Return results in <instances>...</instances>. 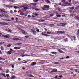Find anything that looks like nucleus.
<instances>
[{"instance_id":"54","label":"nucleus","mask_w":79,"mask_h":79,"mask_svg":"<svg viewBox=\"0 0 79 79\" xmlns=\"http://www.w3.org/2000/svg\"><path fill=\"white\" fill-rule=\"evenodd\" d=\"M75 4H77V3H79V2H75Z\"/></svg>"},{"instance_id":"12","label":"nucleus","mask_w":79,"mask_h":79,"mask_svg":"<svg viewBox=\"0 0 79 79\" xmlns=\"http://www.w3.org/2000/svg\"><path fill=\"white\" fill-rule=\"evenodd\" d=\"M41 9L43 10H46V11H48V10H49V9H46L44 7H41Z\"/></svg>"},{"instance_id":"19","label":"nucleus","mask_w":79,"mask_h":79,"mask_svg":"<svg viewBox=\"0 0 79 79\" xmlns=\"http://www.w3.org/2000/svg\"><path fill=\"white\" fill-rule=\"evenodd\" d=\"M23 54H24V53H23V54H21L20 55V56H22V57H24V56H26V55H24Z\"/></svg>"},{"instance_id":"28","label":"nucleus","mask_w":79,"mask_h":79,"mask_svg":"<svg viewBox=\"0 0 79 79\" xmlns=\"http://www.w3.org/2000/svg\"><path fill=\"white\" fill-rule=\"evenodd\" d=\"M15 78V76H13L11 78H10V79H14Z\"/></svg>"},{"instance_id":"4","label":"nucleus","mask_w":79,"mask_h":79,"mask_svg":"<svg viewBox=\"0 0 79 79\" xmlns=\"http://www.w3.org/2000/svg\"><path fill=\"white\" fill-rule=\"evenodd\" d=\"M64 6H69L70 5V3L68 2H65V3L64 4Z\"/></svg>"},{"instance_id":"34","label":"nucleus","mask_w":79,"mask_h":79,"mask_svg":"<svg viewBox=\"0 0 79 79\" xmlns=\"http://www.w3.org/2000/svg\"><path fill=\"white\" fill-rule=\"evenodd\" d=\"M2 76H4L5 77H6V75H5V74H2Z\"/></svg>"},{"instance_id":"57","label":"nucleus","mask_w":79,"mask_h":79,"mask_svg":"<svg viewBox=\"0 0 79 79\" xmlns=\"http://www.w3.org/2000/svg\"><path fill=\"white\" fill-rule=\"evenodd\" d=\"M69 58V56H67V57H66V59H67Z\"/></svg>"},{"instance_id":"13","label":"nucleus","mask_w":79,"mask_h":79,"mask_svg":"<svg viewBox=\"0 0 79 79\" xmlns=\"http://www.w3.org/2000/svg\"><path fill=\"white\" fill-rule=\"evenodd\" d=\"M22 32L23 34H25V35H26V34H27V33L26 32H25V31L24 30H22Z\"/></svg>"},{"instance_id":"35","label":"nucleus","mask_w":79,"mask_h":79,"mask_svg":"<svg viewBox=\"0 0 79 79\" xmlns=\"http://www.w3.org/2000/svg\"><path fill=\"white\" fill-rule=\"evenodd\" d=\"M14 8H15V9H17L18 8V7L17 6H15L14 7Z\"/></svg>"},{"instance_id":"24","label":"nucleus","mask_w":79,"mask_h":79,"mask_svg":"<svg viewBox=\"0 0 79 79\" xmlns=\"http://www.w3.org/2000/svg\"><path fill=\"white\" fill-rule=\"evenodd\" d=\"M26 5H23L22 6H21V8H23V7H24V6H26Z\"/></svg>"},{"instance_id":"56","label":"nucleus","mask_w":79,"mask_h":79,"mask_svg":"<svg viewBox=\"0 0 79 79\" xmlns=\"http://www.w3.org/2000/svg\"><path fill=\"white\" fill-rule=\"evenodd\" d=\"M8 32H11V31L10 30H8Z\"/></svg>"},{"instance_id":"27","label":"nucleus","mask_w":79,"mask_h":79,"mask_svg":"<svg viewBox=\"0 0 79 79\" xmlns=\"http://www.w3.org/2000/svg\"><path fill=\"white\" fill-rule=\"evenodd\" d=\"M64 42H68V38L64 39Z\"/></svg>"},{"instance_id":"31","label":"nucleus","mask_w":79,"mask_h":79,"mask_svg":"<svg viewBox=\"0 0 79 79\" xmlns=\"http://www.w3.org/2000/svg\"><path fill=\"white\" fill-rule=\"evenodd\" d=\"M24 10H27L28 9V7H24Z\"/></svg>"},{"instance_id":"50","label":"nucleus","mask_w":79,"mask_h":79,"mask_svg":"<svg viewBox=\"0 0 79 79\" xmlns=\"http://www.w3.org/2000/svg\"><path fill=\"white\" fill-rule=\"evenodd\" d=\"M28 18H31V16L30 15H29L28 16Z\"/></svg>"},{"instance_id":"10","label":"nucleus","mask_w":79,"mask_h":79,"mask_svg":"<svg viewBox=\"0 0 79 79\" xmlns=\"http://www.w3.org/2000/svg\"><path fill=\"white\" fill-rule=\"evenodd\" d=\"M12 40H13L17 41L18 40H19V38H12Z\"/></svg>"},{"instance_id":"64","label":"nucleus","mask_w":79,"mask_h":79,"mask_svg":"<svg viewBox=\"0 0 79 79\" xmlns=\"http://www.w3.org/2000/svg\"><path fill=\"white\" fill-rule=\"evenodd\" d=\"M12 68H14V65H12Z\"/></svg>"},{"instance_id":"20","label":"nucleus","mask_w":79,"mask_h":79,"mask_svg":"<svg viewBox=\"0 0 79 79\" xmlns=\"http://www.w3.org/2000/svg\"><path fill=\"white\" fill-rule=\"evenodd\" d=\"M33 14L34 15H35V16H39V14H36L35 13H34V14L33 13Z\"/></svg>"},{"instance_id":"25","label":"nucleus","mask_w":79,"mask_h":79,"mask_svg":"<svg viewBox=\"0 0 79 79\" xmlns=\"http://www.w3.org/2000/svg\"><path fill=\"white\" fill-rule=\"evenodd\" d=\"M4 37H5L6 38H7V39H9L10 38V37L8 36H4Z\"/></svg>"},{"instance_id":"32","label":"nucleus","mask_w":79,"mask_h":79,"mask_svg":"<svg viewBox=\"0 0 79 79\" xmlns=\"http://www.w3.org/2000/svg\"><path fill=\"white\" fill-rule=\"evenodd\" d=\"M70 9L72 10H74V7H72L70 8Z\"/></svg>"},{"instance_id":"21","label":"nucleus","mask_w":79,"mask_h":79,"mask_svg":"<svg viewBox=\"0 0 79 79\" xmlns=\"http://www.w3.org/2000/svg\"><path fill=\"white\" fill-rule=\"evenodd\" d=\"M0 12L1 13H6V12H5V11H3V10H0Z\"/></svg>"},{"instance_id":"18","label":"nucleus","mask_w":79,"mask_h":79,"mask_svg":"<svg viewBox=\"0 0 79 79\" xmlns=\"http://www.w3.org/2000/svg\"><path fill=\"white\" fill-rule=\"evenodd\" d=\"M59 52L60 53H64V52L63 51H61V49H59Z\"/></svg>"},{"instance_id":"22","label":"nucleus","mask_w":79,"mask_h":79,"mask_svg":"<svg viewBox=\"0 0 79 79\" xmlns=\"http://www.w3.org/2000/svg\"><path fill=\"white\" fill-rule=\"evenodd\" d=\"M3 49H4V47H3V46H1V50L2 51H3Z\"/></svg>"},{"instance_id":"5","label":"nucleus","mask_w":79,"mask_h":79,"mask_svg":"<svg viewBox=\"0 0 79 79\" xmlns=\"http://www.w3.org/2000/svg\"><path fill=\"white\" fill-rule=\"evenodd\" d=\"M31 31L32 32H33V34H34L35 35H36V34H37V31H34V30H31Z\"/></svg>"},{"instance_id":"55","label":"nucleus","mask_w":79,"mask_h":79,"mask_svg":"<svg viewBox=\"0 0 79 79\" xmlns=\"http://www.w3.org/2000/svg\"><path fill=\"white\" fill-rule=\"evenodd\" d=\"M6 77H9V74H7L6 75Z\"/></svg>"},{"instance_id":"38","label":"nucleus","mask_w":79,"mask_h":79,"mask_svg":"<svg viewBox=\"0 0 79 79\" xmlns=\"http://www.w3.org/2000/svg\"><path fill=\"white\" fill-rule=\"evenodd\" d=\"M52 32H47V34H51V33H52Z\"/></svg>"},{"instance_id":"42","label":"nucleus","mask_w":79,"mask_h":79,"mask_svg":"<svg viewBox=\"0 0 79 79\" xmlns=\"http://www.w3.org/2000/svg\"><path fill=\"white\" fill-rule=\"evenodd\" d=\"M75 72L76 73H78V70H77V69H76L75 70Z\"/></svg>"},{"instance_id":"53","label":"nucleus","mask_w":79,"mask_h":79,"mask_svg":"<svg viewBox=\"0 0 79 79\" xmlns=\"http://www.w3.org/2000/svg\"><path fill=\"white\" fill-rule=\"evenodd\" d=\"M63 77V76L62 75H60L59 76V77H60V78H61Z\"/></svg>"},{"instance_id":"15","label":"nucleus","mask_w":79,"mask_h":79,"mask_svg":"<svg viewBox=\"0 0 79 79\" xmlns=\"http://www.w3.org/2000/svg\"><path fill=\"white\" fill-rule=\"evenodd\" d=\"M42 35H44V36H46V37H48L49 35H48L45 34H44V33H42Z\"/></svg>"},{"instance_id":"16","label":"nucleus","mask_w":79,"mask_h":79,"mask_svg":"<svg viewBox=\"0 0 79 79\" xmlns=\"http://www.w3.org/2000/svg\"><path fill=\"white\" fill-rule=\"evenodd\" d=\"M38 21L39 22H41V23H42V22H44V21H45V20L40 19V20H39Z\"/></svg>"},{"instance_id":"11","label":"nucleus","mask_w":79,"mask_h":79,"mask_svg":"<svg viewBox=\"0 0 79 79\" xmlns=\"http://www.w3.org/2000/svg\"><path fill=\"white\" fill-rule=\"evenodd\" d=\"M27 77H34V78H35V77L31 74L27 75Z\"/></svg>"},{"instance_id":"52","label":"nucleus","mask_w":79,"mask_h":79,"mask_svg":"<svg viewBox=\"0 0 79 79\" xmlns=\"http://www.w3.org/2000/svg\"><path fill=\"white\" fill-rule=\"evenodd\" d=\"M35 2H39V0H34Z\"/></svg>"},{"instance_id":"29","label":"nucleus","mask_w":79,"mask_h":79,"mask_svg":"<svg viewBox=\"0 0 79 79\" xmlns=\"http://www.w3.org/2000/svg\"><path fill=\"white\" fill-rule=\"evenodd\" d=\"M54 16V15L53 14H50V17H52V16Z\"/></svg>"},{"instance_id":"23","label":"nucleus","mask_w":79,"mask_h":79,"mask_svg":"<svg viewBox=\"0 0 79 79\" xmlns=\"http://www.w3.org/2000/svg\"><path fill=\"white\" fill-rule=\"evenodd\" d=\"M46 2L47 3H51L50 1H48V0L46 1Z\"/></svg>"},{"instance_id":"49","label":"nucleus","mask_w":79,"mask_h":79,"mask_svg":"<svg viewBox=\"0 0 79 79\" xmlns=\"http://www.w3.org/2000/svg\"><path fill=\"white\" fill-rule=\"evenodd\" d=\"M36 31L37 32H39V30L38 29H37Z\"/></svg>"},{"instance_id":"44","label":"nucleus","mask_w":79,"mask_h":79,"mask_svg":"<svg viewBox=\"0 0 79 79\" xmlns=\"http://www.w3.org/2000/svg\"><path fill=\"white\" fill-rule=\"evenodd\" d=\"M25 38H28V37H29V36L27 35V36H25Z\"/></svg>"},{"instance_id":"46","label":"nucleus","mask_w":79,"mask_h":79,"mask_svg":"<svg viewBox=\"0 0 79 79\" xmlns=\"http://www.w3.org/2000/svg\"><path fill=\"white\" fill-rule=\"evenodd\" d=\"M10 13H11L12 14H13V12L12 10H10Z\"/></svg>"},{"instance_id":"8","label":"nucleus","mask_w":79,"mask_h":79,"mask_svg":"<svg viewBox=\"0 0 79 79\" xmlns=\"http://www.w3.org/2000/svg\"><path fill=\"white\" fill-rule=\"evenodd\" d=\"M0 24H3V25H7V24H8V23L4 22H0Z\"/></svg>"},{"instance_id":"41","label":"nucleus","mask_w":79,"mask_h":79,"mask_svg":"<svg viewBox=\"0 0 79 79\" xmlns=\"http://www.w3.org/2000/svg\"><path fill=\"white\" fill-rule=\"evenodd\" d=\"M57 18H58L59 17H61V15H57Z\"/></svg>"},{"instance_id":"3","label":"nucleus","mask_w":79,"mask_h":79,"mask_svg":"<svg viewBox=\"0 0 79 79\" xmlns=\"http://www.w3.org/2000/svg\"><path fill=\"white\" fill-rule=\"evenodd\" d=\"M57 33H59V34H63L65 33V32L63 31H57Z\"/></svg>"},{"instance_id":"63","label":"nucleus","mask_w":79,"mask_h":79,"mask_svg":"<svg viewBox=\"0 0 79 79\" xmlns=\"http://www.w3.org/2000/svg\"><path fill=\"white\" fill-rule=\"evenodd\" d=\"M10 51H11V52L12 51H13V49H12L11 48H10Z\"/></svg>"},{"instance_id":"36","label":"nucleus","mask_w":79,"mask_h":79,"mask_svg":"<svg viewBox=\"0 0 79 79\" xmlns=\"http://www.w3.org/2000/svg\"><path fill=\"white\" fill-rule=\"evenodd\" d=\"M4 15L3 14H1L0 15V16H1V17H3V16Z\"/></svg>"},{"instance_id":"61","label":"nucleus","mask_w":79,"mask_h":79,"mask_svg":"<svg viewBox=\"0 0 79 79\" xmlns=\"http://www.w3.org/2000/svg\"><path fill=\"white\" fill-rule=\"evenodd\" d=\"M63 59H64V58H63V57H62V58H60V59H59V60H63Z\"/></svg>"},{"instance_id":"58","label":"nucleus","mask_w":79,"mask_h":79,"mask_svg":"<svg viewBox=\"0 0 79 79\" xmlns=\"http://www.w3.org/2000/svg\"><path fill=\"white\" fill-rule=\"evenodd\" d=\"M26 74H29V72L28 71H27L26 72Z\"/></svg>"},{"instance_id":"43","label":"nucleus","mask_w":79,"mask_h":79,"mask_svg":"<svg viewBox=\"0 0 79 79\" xmlns=\"http://www.w3.org/2000/svg\"><path fill=\"white\" fill-rule=\"evenodd\" d=\"M28 62V61H26L23 62V63H25V64H26V63H27Z\"/></svg>"},{"instance_id":"14","label":"nucleus","mask_w":79,"mask_h":79,"mask_svg":"<svg viewBox=\"0 0 79 79\" xmlns=\"http://www.w3.org/2000/svg\"><path fill=\"white\" fill-rule=\"evenodd\" d=\"M10 2H12V3H15L16 1L15 0H9Z\"/></svg>"},{"instance_id":"45","label":"nucleus","mask_w":79,"mask_h":79,"mask_svg":"<svg viewBox=\"0 0 79 79\" xmlns=\"http://www.w3.org/2000/svg\"><path fill=\"white\" fill-rule=\"evenodd\" d=\"M55 64H59V62H56L55 63Z\"/></svg>"},{"instance_id":"62","label":"nucleus","mask_w":79,"mask_h":79,"mask_svg":"<svg viewBox=\"0 0 79 79\" xmlns=\"http://www.w3.org/2000/svg\"><path fill=\"white\" fill-rule=\"evenodd\" d=\"M44 30L45 31H47V29H46V28H44Z\"/></svg>"},{"instance_id":"60","label":"nucleus","mask_w":79,"mask_h":79,"mask_svg":"<svg viewBox=\"0 0 79 79\" xmlns=\"http://www.w3.org/2000/svg\"><path fill=\"white\" fill-rule=\"evenodd\" d=\"M17 12V10H14V13H16Z\"/></svg>"},{"instance_id":"39","label":"nucleus","mask_w":79,"mask_h":79,"mask_svg":"<svg viewBox=\"0 0 79 79\" xmlns=\"http://www.w3.org/2000/svg\"><path fill=\"white\" fill-rule=\"evenodd\" d=\"M33 5H34V6H36V5L37 4L36 3H33Z\"/></svg>"},{"instance_id":"40","label":"nucleus","mask_w":79,"mask_h":79,"mask_svg":"<svg viewBox=\"0 0 79 79\" xmlns=\"http://www.w3.org/2000/svg\"><path fill=\"white\" fill-rule=\"evenodd\" d=\"M5 16H6V17H8V15L7 14H5Z\"/></svg>"},{"instance_id":"30","label":"nucleus","mask_w":79,"mask_h":79,"mask_svg":"<svg viewBox=\"0 0 79 79\" xmlns=\"http://www.w3.org/2000/svg\"><path fill=\"white\" fill-rule=\"evenodd\" d=\"M61 0V2L62 3H65V0Z\"/></svg>"},{"instance_id":"51","label":"nucleus","mask_w":79,"mask_h":79,"mask_svg":"<svg viewBox=\"0 0 79 79\" xmlns=\"http://www.w3.org/2000/svg\"><path fill=\"white\" fill-rule=\"evenodd\" d=\"M16 45H21V43H18V44H16Z\"/></svg>"},{"instance_id":"1","label":"nucleus","mask_w":79,"mask_h":79,"mask_svg":"<svg viewBox=\"0 0 79 79\" xmlns=\"http://www.w3.org/2000/svg\"><path fill=\"white\" fill-rule=\"evenodd\" d=\"M67 24V23H61L59 24V26L62 27H65V26Z\"/></svg>"},{"instance_id":"9","label":"nucleus","mask_w":79,"mask_h":79,"mask_svg":"<svg viewBox=\"0 0 79 79\" xmlns=\"http://www.w3.org/2000/svg\"><path fill=\"white\" fill-rule=\"evenodd\" d=\"M37 64V63L35 62H34L33 63H32V64H31L30 66H35V64Z\"/></svg>"},{"instance_id":"48","label":"nucleus","mask_w":79,"mask_h":79,"mask_svg":"<svg viewBox=\"0 0 79 79\" xmlns=\"http://www.w3.org/2000/svg\"><path fill=\"white\" fill-rule=\"evenodd\" d=\"M6 7H10V6H9V5H6Z\"/></svg>"},{"instance_id":"37","label":"nucleus","mask_w":79,"mask_h":79,"mask_svg":"<svg viewBox=\"0 0 79 79\" xmlns=\"http://www.w3.org/2000/svg\"><path fill=\"white\" fill-rule=\"evenodd\" d=\"M14 49H15V50H18V47H15L14 48Z\"/></svg>"},{"instance_id":"59","label":"nucleus","mask_w":79,"mask_h":79,"mask_svg":"<svg viewBox=\"0 0 79 79\" xmlns=\"http://www.w3.org/2000/svg\"><path fill=\"white\" fill-rule=\"evenodd\" d=\"M71 0H69L68 2H69V3H71Z\"/></svg>"},{"instance_id":"26","label":"nucleus","mask_w":79,"mask_h":79,"mask_svg":"<svg viewBox=\"0 0 79 79\" xmlns=\"http://www.w3.org/2000/svg\"><path fill=\"white\" fill-rule=\"evenodd\" d=\"M51 53H52V54H53L54 55L56 54V52H51Z\"/></svg>"},{"instance_id":"2","label":"nucleus","mask_w":79,"mask_h":79,"mask_svg":"<svg viewBox=\"0 0 79 79\" xmlns=\"http://www.w3.org/2000/svg\"><path fill=\"white\" fill-rule=\"evenodd\" d=\"M53 71H52L50 73H56V72H57V69H53Z\"/></svg>"},{"instance_id":"17","label":"nucleus","mask_w":79,"mask_h":79,"mask_svg":"<svg viewBox=\"0 0 79 79\" xmlns=\"http://www.w3.org/2000/svg\"><path fill=\"white\" fill-rule=\"evenodd\" d=\"M20 15L21 16H24V15H25V14L23 12H21L20 13Z\"/></svg>"},{"instance_id":"33","label":"nucleus","mask_w":79,"mask_h":79,"mask_svg":"<svg viewBox=\"0 0 79 79\" xmlns=\"http://www.w3.org/2000/svg\"><path fill=\"white\" fill-rule=\"evenodd\" d=\"M11 44H9L7 45V47H11Z\"/></svg>"},{"instance_id":"47","label":"nucleus","mask_w":79,"mask_h":79,"mask_svg":"<svg viewBox=\"0 0 79 79\" xmlns=\"http://www.w3.org/2000/svg\"><path fill=\"white\" fill-rule=\"evenodd\" d=\"M10 72V71L9 70H8L7 71H6V73H8Z\"/></svg>"},{"instance_id":"7","label":"nucleus","mask_w":79,"mask_h":79,"mask_svg":"<svg viewBox=\"0 0 79 79\" xmlns=\"http://www.w3.org/2000/svg\"><path fill=\"white\" fill-rule=\"evenodd\" d=\"M6 53L7 55H11V54L12 53V51H9L6 52Z\"/></svg>"},{"instance_id":"6","label":"nucleus","mask_w":79,"mask_h":79,"mask_svg":"<svg viewBox=\"0 0 79 79\" xmlns=\"http://www.w3.org/2000/svg\"><path fill=\"white\" fill-rule=\"evenodd\" d=\"M44 8H46V9H49L50 8V7H49V6L44 5Z\"/></svg>"}]
</instances>
